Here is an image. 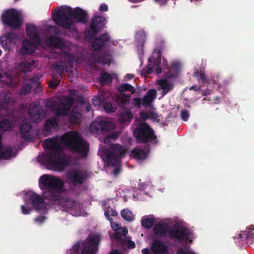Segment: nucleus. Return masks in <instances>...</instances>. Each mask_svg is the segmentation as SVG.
Masks as SVG:
<instances>
[{
    "mask_svg": "<svg viewBox=\"0 0 254 254\" xmlns=\"http://www.w3.org/2000/svg\"><path fill=\"white\" fill-rule=\"evenodd\" d=\"M43 145L49 150L45 154L39 155L38 161L50 170L63 171L69 165V161L62 153L63 148L59 139L55 138L47 139L44 141Z\"/></svg>",
    "mask_w": 254,
    "mask_h": 254,
    "instance_id": "nucleus-1",
    "label": "nucleus"
},
{
    "mask_svg": "<svg viewBox=\"0 0 254 254\" xmlns=\"http://www.w3.org/2000/svg\"><path fill=\"white\" fill-rule=\"evenodd\" d=\"M52 19L58 26L69 29L73 23L74 20L76 23L86 24L89 16L87 12L83 9L77 7L72 8L67 6L64 8L55 9L53 13Z\"/></svg>",
    "mask_w": 254,
    "mask_h": 254,
    "instance_id": "nucleus-2",
    "label": "nucleus"
},
{
    "mask_svg": "<svg viewBox=\"0 0 254 254\" xmlns=\"http://www.w3.org/2000/svg\"><path fill=\"white\" fill-rule=\"evenodd\" d=\"M39 187L42 190V195L44 199L53 202L61 198L64 191V182L59 177L44 174L39 179Z\"/></svg>",
    "mask_w": 254,
    "mask_h": 254,
    "instance_id": "nucleus-3",
    "label": "nucleus"
},
{
    "mask_svg": "<svg viewBox=\"0 0 254 254\" xmlns=\"http://www.w3.org/2000/svg\"><path fill=\"white\" fill-rule=\"evenodd\" d=\"M61 142L73 153L86 157L89 151L88 143L75 131L68 132L61 136Z\"/></svg>",
    "mask_w": 254,
    "mask_h": 254,
    "instance_id": "nucleus-4",
    "label": "nucleus"
},
{
    "mask_svg": "<svg viewBox=\"0 0 254 254\" xmlns=\"http://www.w3.org/2000/svg\"><path fill=\"white\" fill-rule=\"evenodd\" d=\"M84 99L82 96H77L75 98L64 96L56 100H51L46 103L47 108L55 111L57 117L68 115L72 105L75 102L83 103Z\"/></svg>",
    "mask_w": 254,
    "mask_h": 254,
    "instance_id": "nucleus-5",
    "label": "nucleus"
},
{
    "mask_svg": "<svg viewBox=\"0 0 254 254\" xmlns=\"http://www.w3.org/2000/svg\"><path fill=\"white\" fill-rule=\"evenodd\" d=\"M133 134L138 143H151L157 139L154 130L145 123L139 124L133 130Z\"/></svg>",
    "mask_w": 254,
    "mask_h": 254,
    "instance_id": "nucleus-6",
    "label": "nucleus"
},
{
    "mask_svg": "<svg viewBox=\"0 0 254 254\" xmlns=\"http://www.w3.org/2000/svg\"><path fill=\"white\" fill-rule=\"evenodd\" d=\"M126 152L127 150L124 146L112 143L105 152V161L110 166H117L121 163V159L124 157Z\"/></svg>",
    "mask_w": 254,
    "mask_h": 254,
    "instance_id": "nucleus-7",
    "label": "nucleus"
},
{
    "mask_svg": "<svg viewBox=\"0 0 254 254\" xmlns=\"http://www.w3.org/2000/svg\"><path fill=\"white\" fill-rule=\"evenodd\" d=\"M2 22L11 28H19L23 20L20 13L15 9H9L5 11L1 16Z\"/></svg>",
    "mask_w": 254,
    "mask_h": 254,
    "instance_id": "nucleus-8",
    "label": "nucleus"
},
{
    "mask_svg": "<svg viewBox=\"0 0 254 254\" xmlns=\"http://www.w3.org/2000/svg\"><path fill=\"white\" fill-rule=\"evenodd\" d=\"M26 32L31 40L24 39L22 42L21 48H37L41 45V39L37 27L34 25L29 24L26 26Z\"/></svg>",
    "mask_w": 254,
    "mask_h": 254,
    "instance_id": "nucleus-9",
    "label": "nucleus"
},
{
    "mask_svg": "<svg viewBox=\"0 0 254 254\" xmlns=\"http://www.w3.org/2000/svg\"><path fill=\"white\" fill-rule=\"evenodd\" d=\"M48 57L49 59H63L65 62L72 67L75 57L70 53V49H50Z\"/></svg>",
    "mask_w": 254,
    "mask_h": 254,
    "instance_id": "nucleus-10",
    "label": "nucleus"
},
{
    "mask_svg": "<svg viewBox=\"0 0 254 254\" xmlns=\"http://www.w3.org/2000/svg\"><path fill=\"white\" fill-rule=\"evenodd\" d=\"M91 49L90 59L92 63L105 64L111 63L112 56L107 49Z\"/></svg>",
    "mask_w": 254,
    "mask_h": 254,
    "instance_id": "nucleus-11",
    "label": "nucleus"
},
{
    "mask_svg": "<svg viewBox=\"0 0 254 254\" xmlns=\"http://www.w3.org/2000/svg\"><path fill=\"white\" fill-rule=\"evenodd\" d=\"M66 176L68 183L74 186L83 184L88 179L86 172L76 169L69 170Z\"/></svg>",
    "mask_w": 254,
    "mask_h": 254,
    "instance_id": "nucleus-12",
    "label": "nucleus"
},
{
    "mask_svg": "<svg viewBox=\"0 0 254 254\" xmlns=\"http://www.w3.org/2000/svg\"><path fill=\"white\" fill-rule=\"evenodd\" d=\"M105 26V18L101 16H95L89 23L87 34L90 38H94L96 34L103 30Z\"/></svg>",
    "mask_w": 254,
    "mask_h": 254,
    "instance_id": "nucleus-13",
    "label": "nucleus"
},
{
    "mask_svg": "<svg viewBox=\"0 0 254 254\" xmlns=\"http://www.w3.org/2000/svg\"><path fill=\"white\" fill-rule=\"evenodd\" d=\"M100 236H89L83 243L81 254H96L98 251Z\"/></svg>",
    "mask_w": 254,
    "mask_h": 254,
    "instance_id": "nucleus-14",
    "label": "nucleus"
},
{
    "mask_svg": "<svg viewBox=\"0 0 254 254\" xmlns=\"http://www.w3.org/2000/svg\"><path fill=\"white\" fill-rule=\"evenodd\" d=\"M190 235V232L188 228L180 225L175 226L173 228L170 229L169 232V236L170 238L180 242H183L186 239H188Z\"/></svg>",
    "mask_w": 254,
    "mask_h": 254,
    "instance_id": "nucleus-15",
    "label": "nucleus"
},
{
    "mask_svg": "<svg viewBox=\"0 0 254 254\" xmlns=\"http://www.w3.org/2000/svg\"><path fill=\"white\" fill-rule=\"evenodd\" d=\"M30 119L35 123L41 121L45 116L46 112L39 104H31L28 109Z\"/></svg>",
    "mask_w": 254,
    "mask_h": 254,
    "instance_id": "nucleus-16",
    "label": "nucleus"
},
{
    "mask_svg": "<svg viewBox=\"0 0 254 254\" xmlns=\"http://www.w3.org/2000/svg\"><path fill=\"white\" fill-rule=\"evenodd\" d=\"M118 41H112L110 35L105 33L96 38L91 48H103L105 47L117 46Z\"/></svg>",
    "mask_w": 254,
    "mask_h": 254,
    "instance_id": "nucleus-17",
    "label": "nucleus"
},
{
    "mask_svg": "<svg viewBox=\"0 0 254 254\" xmlns=\"http://www.w3.org/2000/svg\"><path fill=\"white\" fill-rule=\"evenodd\" d=\"M161 49H154L153 53V57L154 63L151 67H148L146 70L143 69V71H145L146 74H151L156 67L155 70L157 73L159 74L162 72V69L160 67L161 64Z\"/></svg>",
    "mask_w": 254,
    "mask_h": 254,
    "instance_id": "nucleus-18",
    "label": "nucleus"
},
{
    "mask_svg": "<svg viewBox=\"0 0 254 254\" xmlns=\"http://www.w3.org/2000/svg\"><path fill=\"white\" fill-rule=\"evenodd\" d=\"M19 131L22 138L25 140L32 139L33 136V129L30 122L27 119L24 120L21 123Z\"/></svg>",
    "mask_w": 254,
    "mask_h": 254,
    "instance_id": "nucleus-19",
    "label": "nucleus"
},
{
    "mask_svg": "<svg viewBox=\"0 0 254 254\" xmlns=\"http://www.w3.org/2000/svg\"><path fill=\"white\" fill-rule=\"evenodd\" d=\"M113 127V124L109 121H94L90 125L91 130L93 132H105L110 130Z\"/></svg>",
    "mask_w": 254,
    "mask_h": 254,
    "instance_id": "nucleus-20",
    "label": "nucleus"
},
{
    "mask_svg": "<svg viewBox=\"0 0 254 254\" xmlns=\"http://www.w3.org/2000/svg\"><path fill=\"white\" fill-rule=\"evenodd\" d=\"M44 198L40 195L33 192L29 196L31 204L32 207L38 211H45L47 210Z\"/></svg>",
    "mask_w": 254,
    "mask_h": 254,
    "instance_id": "nucleus-21",
    "label": "nucleus"
},
{
    "mask_svg": "<svg viewBox=\"0 0 254 254\" xmlns=\"http://www.w3.org/2000/svg\"><path fill=\"white\" fill-rule=\"evenodd\" d=\"M23 85L20 91L21 95H26L29 93L33 86H38L39 85V79L36 76L28 78L26 76L24 77Z\"/></svg>",
    "mask_w": 254,
    "mask_h": 254,
    "instance_id": "nucleus-22",
    "label": "nucleus"
},
{
    "mask_svg": "<svg viewBox=\"0 0 254 254\" xmlns=\"http://www.w3.org/2000/svg\"><path fill=\"white\" fill-rule=\"evenodd\" d=\"M51 202H57L58 205L63 208V210L68 212L75 210L77 207L76 202L67 197L62 198L61 196L59 200Z\"/></svg>",
    "mask_w": 254,
    "mask_h": 254,
    "instance_id": "nucleus-23",
    "label": "nucleus"
},
{
    "mask_svg": "<svg viewBox=\"0 0 254 254\" xmlns=\"http://www.w3.org/2000/svg\"><path fill=\"white\" fill-rule=\"evenodd\" d=\"M153 254H168V247L160 240H154L151 247Z\"/></svg>",
    "mask_w": 254,
    "mask_h": 254,
    "instance_id": "nucleus-24",
    "label": "nucleus"
},
{
    "mask_svg": "<svg viewBox=\"0 0 254 254\" xmlns=\"http://www.w3.org/2000/svg\"><path fill=\"white\" fill-rule=\"evenodd\" d=\"M170 229L168 224L164 222H159L154 225L153 231L156 235L164 237L167 234L169 235Z\"/></svg>",
    "mask_w": 254,
    "mask_h": 254,
    "instance_id": "nucleus-25",
    "label": "nucleus"
},
{
    "mask_svg": "<svg viewBox=\"0 0 254 254\" xmlns=\"http://www.w3.org/2000/svg\"><path fill=\"white\" fill-rule=\"evenodd\" d=\"M45 44L48 47L52 48H65L64 42L63 38L51 36L46 38Z\"/></svg>",
    "mask_w": 254,
    "mask_h": 254,
    "instance_id": "nucleus-26",
    "label": "nucleus"
},
{
    "mask_svg": "<svg viewBox=\"0 0 254 254\" xmlns=\"http://www.w3.org/2000/svg\"><path fill=\"white\" fill-rule=\"evenodd\" d=\"M147 39V34L143 29H139L135 32L134 43L137 48H143Z\"/></svg>",
    "mask_w": 254,
    "mask_h": 254,
    "instance_id": "nucleus-27",
    "label": "nucleus"
},
{
    "mask_svg": "<svg viewBox=\"0 0 254 254\" xmlns=\"http://www.w3.org/2000/svg\"><path fill=\"white\" fill-rule=\"evenodd\" d=\"M157 92L155 89L149 90L145 95L141 98L142 106L145 107H149L152 104L156 97Z\"/></svg>",
    "mask_w": 254,
    "mask_h": 254,
    "instance_id": "nucleus-28",
    "label": "nucleus"
},
{
    "mask_svg": "<svg viewBox=\"0 0 254 254\" xmlns=\"http://www.w3.org/2000/svg\"><path fill=\"white\" fill-rule=\"evenodd\" d=\"M254 237V234L250 231H243L242 234H238L237 236V239H240L241 242L239 241V243H245L247 245H250L253 244V239Z\"/></svg>",
    "mask_w": 254,
    "mask_h": 254,
    "instance_id": "nucleus-29",
    "label": "nucleus"
},
{
    "mask_svg": "<svg viewBox=\"0 0 254 254\" xmlns=\"http://www.w3.org/2000/svg\"><path fill=\"white\" fill-rule=\"evenodd\" d=\"M1 135H0V159H6L10 158L12 155V149L10 147L3 148L1 143Z\"/></svg>",
    "mask_w": 254,
    "mask_h": 254,
    "instance_id": "nucleus-30",
    "label": "nucleus"
},
{
    "mask_svg": "<svg viewBox=\"0 0 254 254\" xmlns=\"http://www.w3.org/2000/svg\"><path fill=\"white\" fill-rule=\"evenodd\" d=\"M157 84L161 87L162 89V96H164L170 90L173 89V86L171 83L169 82L167 80L161 79L157 81Z\"/></svg>",
    "mask_w": 254,
    "mask_h": 254,
    "instance_id": "nucleus-31",
    "label": "nucleus"
},
{
    "mask_svg": "<svg viewBox=\"0 0 254 254\" xmlns=\"http://www.w3.org/2000/svg\"><path fill=\"white\" fill-rule=\"evenodd\" d=\"M59 127L57 120L55 117H51L47 120L44 127V129L47 132H49L52 129H57Z\"/></svg>",
    "mask_w": 254,
    "mask_h": 254,
    "instance_id": "nucleus-32",
    "label": "nucleus"
},
{
    "mask_svg": "<svg viewBox=\"0 0 254 254\" xmlns=\"http://www.w3.org/2000/svg\"><path fill=\"white\" fill-rule=\"evenodd\" d=\"M131 154L136 159L143 160L147 157L146 151L140 148H134L131 151Z\"/></svg>",
    "mask_w": 254,
    "mask_h": 254,
    "instance_id": "nucleus-33",
    "label": "nucleus"
},
{
    "mask_svg": "<svg viewBox=\"0 0 254 254\" xmlns=\"http://www.w3.org/2000/svg\"><path fill=\"white\" fill-rule=\"evenodd\" d=\"M133 118L130 109H126L125 111L122 113L119 116V121L122 123H130Z\"/></svg>",
    "mask_w": 254,
    "mask_h": 254,
    "instance_id": "nucleus-34",
    "label": "nucleus"
},
{
    "mask_svg": "<svg viewBox=\"0 0 254 254\" xmlns=\"http://www.w3.org/2000/svg\"><path fill=\"white\" fill-rule=\"evenodd\" d=\"M155 218L153 215H150L141 220L142 226L146 229H150L154 225Z\"/></svg>",
    "mask_w": 254,
    "mask_h": 254,
    "instance_id": "nucleus-35",
    "label": "nucleus"
},
{
    "mask_svg": "<svg viewBox=\"0 0 254 254\" xmlns=\"http://www.w3.org/2000/svg\"><path fill=\"white\" fill-rule=\"evenodd\" d=\"M193 74L196 78H198V79H200L203 84H208L210 83V81L209 79L207 78V77L206 76V75L204 71L199 70L198 69H195L194 71Z\"/></svg>",
    "mask_w": 254,
    "mask_h": 254,
    "instance_id": "nucleus-36",
    "label": "nucleus"
},
{
    "mask_svg": "<svg viewBox=\"0 0 254 254\" xmlns=\"http://www.w3.org/2000/svg\"><path fill=\"white\" fill-rule=\"evenodd\" d=\"M35 61H32V62H24L20 63L18 64V68L23 72L27 73L31 71V67L34 64Z\"/></svg>",
    "mask_w": 254,
    "mask_h": 254,
    "instance_id": "nucleus-37",
    "label": "nucleus"
},
{
    "mask_svg": "<svg viewBox=\"0 0 254 254\" xmlns=\"http://www.w3.org/2000/svg\"><path fill=\"white\" fill-rule=\"evenodd\" d=\"M81 114L77 112L75 109H73L69 115V119L72 124H78L80 123Z\"/></svg>",
    "mask_w": 254,
    "mask_h": 254,
    "instance_id": "nucleus-38",
    "label": "nucleus"
},
{
    "mask_svg": "<svg viewBox=\"0 0 254 254\" xmlns=\"http://www.w3.org/2000/svg\"><path fill=\"white\" fill-rule=\"evenodd\" d=\"M118 91L120 93H123L125 92L129 91L131 92V94H133L135 92L134 87L128 83H124L121 84L118 88Z\"/></svg>",
    "mask_w": 254,
    "mask_h": 254,
    "instance_id": "nucleus-39",
    "label": "nucleus"
},
{
    "mask_svg": "<svg viewBox=\"0 0 254 254\" xmlns=\"http://www.w3.org/2000/svg\"><path fill=\"white\" fill-rule=\"evenodd\" d=\"M99 81L101 84H105L112 82L111 75L106 71H102L100 73Z\"/></svg>",
    "mask_w": 254,
    "mask_h": 254,
    "instance_id": "nucleus-40",
    "label": "nucleus"
},
{
    "mask_svg": "<svg viewBox=\"0 0 254 254\" xmlns=\"http://www.w3.org/2000/svg\"><path fill=\"white\" fill-rule=\"evenodd\" d=\"M103 106L105 112L108 113H114L117 110L116 105L111 102H105Z\"/></svg>",
    "mask_w": 254,
    "mask_h": 254,
    "instance_id": "nucleus-41",
    "label": "nucleus"
},
{
    "mask_svg": "<svg viewBox=\"0 0 254 254\" xmlns=\"http://www.w3.org/2000/svg\"><path fill=\"white\" fill-rule=\"evenodd\" d=\"M12 127V125L10 121L7 119H4L0 121V131L9 130Z\"/></svg>",
    "mask_w": 254,
    "mask_h": 254,
    "instance_id": "nucleus-42",
    "label": "nucleus"
},
{
    "mask_svg": "<svg viewBox=\"0 0 254 254\" xmlns=\"http://www.w3.org/2000/svg\"><path fill=\"white\" fill-rule=\"evenodd\" d=\"M130 99V96L125 93L122 94L117 97L118 101L122 107L123 106L127 104Z\"/></svg>",
    "mask_w": 254,
    "mask_h": 254,
    "instance_id": "nucleus-43",
    "label": "nucleus"
},
{
    "mask_svg": "<svg viewBox=\"0 0 254 254\" xmlns=\"http://www.w3.org/2000/svg\"><path fill=\"white\" fill-rule=\"evenodd\" d=\"M122 217L126 221H132L134 220V217L132 213L128 209H124L121 212Z\"/></svg>",
    "mask_w": 254,
    "mask_h": 254,
    "instance_id": "nucleus-44",
    "label": "nucleus"
},
{
    "mask_svg": "<svg viewBox=\"0 0 254 254\" xmlns=\"http://www.w3.org/2000/svg\"><path fill=\"white\" fill-rule=\"evenodd\" d=\"M121 132L119 131H113L108 134L104 138V143H108L110 139H116L121 134Z\"/></svg>",
    "mask_w": 254,
    "mask_h": 254,
    "instance_id": "nucleus-45",
    "label": "nucleus"
},
{
    "mask_svg": "<svg viewBox=\"0 0 254 254\" xmlns=\"http://www.w3.org/2000/svg\"><path fill=\"white\" fill-rule=\"evenodd\" d=\"M14 37V33L12 32H8L6 33L4 35H2L0 37V44L2 47V48H4V46H6V42L7 40V39H11L12 37ZM5 48H7V47H5Z\"/></svg>",
    "mask_w": 254,
    "mask_h": 254,
    "instance_id": "nucleus-46",
    "label": "nucleus"
},
{
    "mask_svg": "<svg viewBox=\"0 0 254 254\" xmlns=\"http://www.w3.org/2000/svg\"><path fill=\"white\" fill-rule=\"evenodd\" d=\"M53 67L57 70L56 75L61 78L64 69V64L63 63L56 64L53 65Z\"/></svg>",
    "mask_w": 254,
    "mask_h": 254,
    "instance_id": "nucleus-47",
    "label": "nucleus"
},
{
    "mask_svg": "<svg viewBox=\"0 0 254 254\" xmlns=\"http://www.w3.org/2000/svg\"><path fill=\"white\" fill-rule=\"evenodd\" d=\"M0 81L8 85H10L12 83V78L7 73H0Z\"/></svg>",
    "mask_w": 254,
    "mask_h": 254,
    "instance_id": "nucleus-48",
    "label": "nucleus"
},
{
    "mask_svg": "<svg viewBox=\"0 0 254 254\" xmlns=\"http://www.w3.org/2000/svg\"><path fill=\"white\" fill-rule=\"evenodd\" d=\"M39 49H20L19 50L17 51V53L22 56L30 55L33 54L36 50Z\"/></svg>",
    "mask_w": 254,
    "mask_h": 254,
    "instance_id": "nucleus-49",
    "label": "nucleus"
},
{
    "mask_svg": "<svg viewBox=\"0 0 254 254\" xmlns=\"http://www.w3.org/2000/svg\"><path fill=\"white\" fill-rule=\"evenodd\" d=\"M105 100V97L102 95L97 97H94L92 99V104L95 106H100L102 103H103Z\"/></svg>",
    "mask_w": 254,
    "mask_h": 254,
    "instance_id": "nucleus-50",
    "label": "nucleus"
},
{
    "mask_svg": "<svg viewBox=\"0 0 254 254\" xmlns=\"http://www.w3.org/2000/svg\"><path fill=\"white\" fill-rule=\"evenodd\" d=\"M17 39V35L14 33V37H12L11 39L8 38L7 39V40H6V46L7 48H9V47H11L12 46H14L15 44L16 43Z\"/></svg>",
    "mask_w": 254,
    "mask_h": 254,
    "instance_id": "nucleus-51",
    "label": "nucleus"
},
{
    "mask_svg": "<svg viewBox=\"0 0 254 254\" xmlns=\"http://www.w3.org/2000/svg\"><path fill=\"white\" fill-rule=\"evenodd\" d=\"M60 83V78H57L54 76H53L52 80L50 82L49 85L50 87L56 88L59 86Z\"/></svg>",
    "mask_w": 254,
    "mask_h": 254,
    "instance_id": "nucleus-52",
    "label": "nucleus"
},
{
    "mask_svg": "<svg viewBox=\"0 0 254 254\" xmlns=\"http://www.w3.org/2000/svg\"><path fill=\"white\" fill-rule=\"evenodd\" d=\"M170 68L176 73H177L181 69V64L178 62H173L171 64Z\"/></svg>",
    "mask_w": 254,
    "mask_h": 254,
    "instance_id": "nucleus-53",
    "label": "nucleus"
},
{
    "mask_svg": "<svg viewBox=\"0 0 254 254\" xmlns=\"http://www.w3.org/2000/svg\"><path fill=\"white\" fill-rule=\"evenodd\" d=\"M132 105L137 108H141V106H142V101L141 98L135 97L132 99Z\"/></svg>",
    "mask_w": 254,
    "mask_h": 254,
    "instance_id": "nucleus-54",
    "label": "nucleus"
},
{
    "mask_svg": "<svg viewBox=\"0 0 254 254\" xmlns=\"http://www.w3.org/2000/svg\"><path fill=\"white\" fill-rule=\"evenodd\" d=\"M181 119L184 122H187L189 118L190 114L187 110H183L181 113Z\"/></svg>",
    "mask_w": 254,
    "mask_h": 254,
    "instance_id": "nucleus-55",
    "label": "nucleus"
},
{
    "mask_svg": "<svg viewBox=\"0 0 254 254\" xmlns=\"http://www.w3.org/2000/svg\"><path fill=\"white\" fill-rule=\"evenodd\" d=\"M176 254H195L194 252L190 251L189 250L179 249Z\"/></svg>",
    "mask_w": 254,
    "mask_h": 254,
    "instance_id": "nucleus-56",
    "label": "nucleus"
},
{
    "mask_svg": "<svg viewBox=\"0 0 254 254\" xmlns=\"http://www.w3.org/2000/svg\"><path fill=\"white\" fill-rule=\"evenodd\" d=\"M31 209L28 206L21 205V211L23 214H28L30 213Z\"/></svg>",
    "mask_w": 254,
    "mask_h": 254,
    "instance_id": "nucleus-57",
    "label": "nucleus"
},
{
    "mask_svg": "<svg viewBox=\"0 0 254 254\" xmlns=\"http://www.w3.org/2000/svg\"><path fill=\"white\" fill-rule=\"evenodd\" d=\"M158 117L157 113L155 112L151 111L149 112V119L156 120Z\"/></svg>",
    "mask_w": 254,
    "mask_h": 254,
    "instance_id": "nucleus-58",
    "label": "nucleus"
},
{
    "mask_svg": "<svg viewBox=\"0 0 254 254\" xmlns=\"http://www.w3.org/2000/svg\"><path fill=\"white\" fill-rule=\"evenodd\" d=\"M80 249V244L79 243H76L72 247V250L73 253L75 254H77L79 252V251Z\"/></svg>",
    "mask_w": 254,
    "mask_h": 254,
    "instance_id": "nucleus-59",
    "label": "nucleus"
},
{
    "mask_svg": "<svg viewBox=\"0 0 254 254\" xmlns=\"http://www.w3.org/2000/svg\"><path fill=\"white\" fill-rule=\"evenodd\" d=\"M46 219V217L44 216H39L37 217L35 219V222L36 223H39V224H42Z\"/></svg>",
    "mask_w": 254,
    "mask_h": 254,
    "instance_id": "nucleus-60",
    "label": "nucleus"
},
{
    "mask_svg": "<svg viewBox=\"0 0 254 254\" xmlns=\"http://www.w3.org/2000/svg\"><path fill=\"white\" fill-rule=\"evenodd\" d=\"M139 115L140 117L144 120H146L149 119V112H141Z\"/></svg>",
    "mask_w": 254,
    "mask_h": 254,
    "instance_id": "nucleus-61",
    "label": "nucleus"
},
{
    "mask_svg": "<svg viewBox=\"0 0 254 254\" xmlns=\"http://www.w3.org/2000/svg\"><path fill=\"white\" fill-rule=\"evenodd\" d=\"M122 234L119 232H116L114 235V238L117 241H121L122 239Z\"/></svg>",
    "mask_w": 254,
    "mask_h": 254,
    "instance_id": "nucleus-62",
    "label": "nucleus"
},
{
    "mask_svg": "<svg viewBox=\"0 0 254 254\" xmlns=\"http://www.w3.org/2000/svg\"><path fill=\"white\" fill-rule=\"evenodd\" d=\"M108 9L107 5L105 3L101 4L100 6L99 10L102 12L107 11Z\"/></svg>",
    "mask_w": 254,
    "mask_h": 254,
    "instance_id": "nucleus-63",
    "label": "nucleus"
},
{
    "mask_svg": "<svg viewBox=\"0 0 254 254\" xmlns=\"http://www.w3.org/2000/svg\"><path fill=\"white\" fill-rule=\"evenodd\" d=\"M2 102L5 104H8L10 100V98L7 95H4L1 99Z\"/></svg>",
    "mask_w": 254,
    "mask_h": 254,
    "instance_id": "nucleus-64",
    "label": "nucleus"
}]
</instances>
